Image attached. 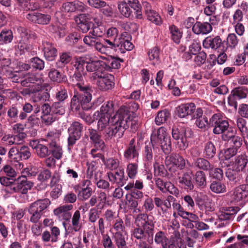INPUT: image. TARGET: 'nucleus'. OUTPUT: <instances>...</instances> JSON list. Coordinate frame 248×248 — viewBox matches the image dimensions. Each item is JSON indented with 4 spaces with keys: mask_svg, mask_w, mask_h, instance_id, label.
<instances>
[{
    "mask_svg": "<svg viewBox=\"0 0 248 248\" xmlns=\"http://www.w3.org/2000/svg\"><path fill=\"white\" fill-rule=\"evenodd\" d=\"M114 105L112 101H107L100 108V111L94 112L93 119L97 120V128L102 132L104 140L107 141L114 138H121L125 130V122L120 120L116 112L113 116Z\"/></svg>",
    "mask_w": 248,
    "mask_h": 248,
    "instance_id": "f257e3e1",
    "label": "nucleus"
},
{
    "mask_svg": "<svg viewBox=\"0 0 248 248\" xmlns=\"http://www.w3.org/2000/svg\"><path fill=\"white\" fill-rule=\"evenodd\" d=\"M146 213L137 215L135 224L136 227L131 231V236L136 239L137 248H153L155 221Z\"/></svg>",
    "mask_w": 248,
    "mask_h": 248,
    "instance_id": "f03ea898",
    "label": "nucleus"
},
{
    "mask_svg": "<svg viewBox=\"0 0 248 248\" xmlns=\"http://www.w3.org/2000/svg\"><path fill=\"white\" fill-rule=\"evenodd\" d=\"M51 204L49 199L45 198L38 200L31 203L28 208L30 215L29 220L34 224L31 226V230L33 235L39 236L42 232V224L39 220L42 216L48 212V209Z\"/></svg>",
    "mask_w": 248,
    "mask_h": 248,
    "instance_id": "7ed1b4c3",
    "label": "nucleus"
},
{
    "mask_svg": "<svg viewBox=\"0 0 248 248\" xmlns=\"http://www.w3.org/2000/svg\"><path fill=\"white\" fill-rule=\"evenodd\" d=\"M209 125L213 127V132L215 134H221V139L229 141L236 136V129L230 126L228 121L220 113L214 114L209 119Z\"/></svg>",
    "mask_w": 248,
    "mask_h": 248,
    "instance_id": "20e7f679",
    "label": "nucleus"
},
{
    "mask_svg": "<svg viewBox=\"0 0 248 248\" xmlns=\"http://www.w3.org/2000/svg\"><path fill=\"white\" fill-rule=\"evenodd\" d=\"M151 143L153 146H160L165 155H169L171 151L170 138L166 132V128L161 126L152 132L150 137Z\"/></svg>",
    "mask_w": 248,
    "mask_h": 248,
    "instance_id": "39448f33",
    "label": "nucleus"
},
{
    "mask_svg": "<svg viewBox=\"0 0 248 248\" xmlns=\"http://www.w3.org/2000/svg\"><path fill=\"white\" fill-rule=\"evenodd\" d=\"M171 135L173 139L177 141L179 149L185 150L188 146V140L193 137L194 133L189 127L174 125L172 128Z\"/></svg>",
    "mask_w": 248,
    "mask_h": 248,
    "instance_id": "423d86ee",
    "label": "nucleus"
},
{
    "mask_svg": "<svg viewBox=\"0 0 248 248\" xmlns=\"http://www.w3.org/2000/svg\"><path fill=\"white\" fill-rule=\"evenodd\" d=\"M92 92L74 91V94L70 102V109L73 111L79 110L81 107L83 110H88L92 108L91 102Z\"/></svg>",
    "mask_w": 248,
    "mask_h": 248,
    "instance_id": "0eeeda50",
    "label": "nucleus"
},
{
    "mask_svg": "<svg viewBox=\"0 0 248 248\" xmlns=\"http://www.w3.org/2000/svg\"><path fill=\"white\" fill-rule=\"evenodd\" d=\"M46 140L48 142L50 155L60 159L62 156L63 151L62 146L58 143L59 138L57 134L53 132H48L46 135Z\"/></svg>",
    "mask_w": 248,
    "mask_h": 248,
    "instance_id": "6e6552de",
    "label": "nucleus"
},
{
    "mask_svg": "<svg viewBox=\"0 0 248 248\" xmlns=\"http://www.w3.org/2000/svg\"><path fill=\"white\" fill-rule=\"evenodd\" d=\"M165 164L168 170L170 172H174L175 168L183 170L186 166V161L179 154L172 153L167 155L165 160Z\"/></svg>",
    "mask_w": 248,
    "mask_h": 248,
    "instance_id": "1a4fd4ad",
    "label": "nucleus"
},
{
    "mask_svg": "<svg viewBox=\"0 0 248 248\" xmlns=\"http://www.w3.org/2000/svg\"><path fill=\"white\" fill-rule=\"evenodd\" d=\"M83 125L78 121L73 122L68 129V145L73 147L77 141L79 140L83 133Z\"/></svg>",
    "mask_w": 248,
    "mask_h": 248,
    "instance_id": "9d476101",
    "label": "nucleus"
},
{
    "mask_svg": "<svg viewBox=\"0 0 248 248\" xmlns=\"http://www.w3.org/2000/svg\"><path fill=\"white\" fill-rule=\"evenodd\" d=\"M225 41H222L219 36H209L203 41L202 46L206 49L214 50H227L228 47L225 46Z\"/></svg>",
    "mask_w": 248,
    "mask_h": 248,
    "instance_id": "9b49d317",
    "label": "nucleus"
},
{
    "mask_svg": "<svg viewBox=\"0 0 248 248\" xmlns=\"http://www.w3.org/2000/svg\"><path fill=\"white\" fill-rule=\"evenodd\" d=\"M139 104L134 101H131L124 106H122L117 111L119 116H120V120L124 121V124L127 126L126 129L129 127V122H127V119H129L131 113L133 114L139 108Z\"/></svg>",
    "mask_w": 248,
    "mask_h": 248,
    "instance_id": "f8f14e48",
    "label": "nucleus"
},
{
    "mask_svg": "<svg viewBox=\"0 0 248 248\" xmlns=\"http://www.w3.org/2000/svg\"><path fill=\"white\" fill-rule=\"evenodd\" d=\"M33 186V183L28 181L25 176L19 177L15 179L14 184L11 186L12 191L22 194H26L28 190L31 189Z\"/></svg>",
    "mask_w": 248,
    "mask_h": 248,
    "instance_id": "ddd939ff",
    "label": "nucleus"
},
{
    "mask_svg": "<svg viewBox=\"0 0 248 248\" xmlns=\"http://www.w3.org/2000/svg\"><path fill=\"white\" fill-rule=\"evenodd\" d=\"M27 19L30 21L40 25H48L49 24L51 16L47 14L39 12L36 10H31L26 15Z\"/></svg>",
    "mask_w": 248,
    "mask_h": 248,
    "instance_id": "4468645a",
    "label": "nucleus"
},
{
    "mask_svg": "<svg viewBox=\"0 0 248 248\" xmlns=\"http://www.w3.org/2000/svg\"><path fill=\"white\" fill-rule=\"evenodd\" d=\"M85 73L75 71L71 78L73 82L76 83V87L79 91L93 92L92 86L85 84Z\"/></svg>",
    "mask_w": 248,
    "mask_h": 248,
    "instance_id": "2eb2a0df",
    "label": "nucleus"
},
{
    "mask_svg": "<svg viewBox=\"0 0 248 248\" xmlns=\"http://www.w3.org/2000/svg\"><path fill=\"white\" fill-rule=\"evenodd\" d=\"M230 140H231V143H232V144L231 147L224 151V159L225 160H228L236 155L238 152V150L242 145V139L239 136H234Z\"/></svg>",
    "mask_w": 248,
    "mask_h": 248,
    "instance_id": "dca6fc26",
    "label": "nucleus"
},
{
    "mask_svg": "<svg viewBox=\"0 0 248 248\" xmlns=\"http://www.w3.org/2000/svg\"><path fill=\"white\" fill-rule=\"evenodd\" d=\"M73 208L72 204H65L60 206L53 210V213L60 220L69 222L72 214L70 212Z\"/></svg>",
    "mask_w": 248,
    "mask_h": 248,
    "instance_id": "f3484780",
    "label": "nucleus"
},
{
    "mask_svg": "<svg viewBox=\"0 0 248 248\" xmlns=\"http://www.w3.org/2000/svg\"><path fill=\"white\" fill-rule=\"evenodd\" d=\"M64 12L68 13L85 12L89 8L82 2L79 0L68 1L62 4Z\"/></svg>",
    "mask_w": 248,
    "mask_h": 248,
    "instance_id": "a211bd4d",
    "label": "nucleus"
},
{
    "mask_svg": "<svg viewBox=\"0 0 248 248\" xmlns=\"http://www.w3.org/2000/svg\"><path fill=\"white\" fill-rule=\"evenodd\" d=\"M193 172L188 170L184 172L178 178V182L181 186L187 191H192L194 188Z\"/></svg>",
    "mask_w": 248,
    "mask_h": 248,
    "instance_id": "6ab92c4d",
    "label": "nucleus"
},
{
    "mask_svg": "<svg viewBox=\"0 0 248 248\" xmlns=\"http://www.w3.org/2000/svg\"><path fill=\"white\" fill-rule=\"evenodd\" d=\"M99 78L97 81L98 88L102 91H106L111 89L115 85L114 77L111 74H108L101 76H97Z\"/></svg>",
    "mask_w": 248,
    "mask_h": 248,
    "instance_id": "aec40b11",
    "label": "nucleus"
},
{
    "mask_svg": "<svg viewBox=\"0 0 248 248\" xmlns=\"http://www.w3.org/2000/svg\"><path fill=\"white\" fill-rule=\"evenodd\" d=\"M30 146L34 151L37 156L40 158H45L50 155L49 147L42 144L37 140H32L30 142Z\"/></svg>",
    "mask_w": 248,
    "mask_h": 248,
    "instance_id": "412c9836",
    "label": "nucleus"
},
{
    "mask_svg": "<svg viewBox=\"0 0 248 248\" xmlns=\"http://www.w3.org/2000/svg\"><path fill=\"white\" fill-rule=\"evenodd\" d=\"M131 38L130 35L127 32H124L118 37L117 48L121 53H125V50L130 51L133 47V44L129 40Z\"/></svg>",
    "mask_w": 248,
    "mask_h": 248,
    "instance_id": "4be33fe9",
    "label": "nucleus"
},
{
    "mask_svg": "<svg viewBox=\"0 0 248 248\" xmlns=\"http://www.w3.org/2000/svg\"><path fill=\"white\" fill-rule=\"evenodd\" d=\"M88 135L90 141L95 147H98L101 150L104 149L105 147V143L101 139L102 136L101 132L99 131L97 129H95L93 128H89L88 129Z\"/></svg>",
    "mask_w": 248,
    "mask_h": 248,
    "instance_id": "5701e85b",
    "label": "nucleus"
},
{
    "mask_svg": "<svg viewBox=\"0 0 248 248\" xmlns=\"http://www.w3.org/2000/svg\"><path fill=\"white\" fill-rule=\"evenodd\" d=\"M196 106L194 103L182 104L176 108V114L180 118H186L192 114L195 111Z\"/></svg>",
    "mask_w": 248,
    "mask_h": 248,
    "instance_id": "b1692460",
    "label": "nucleus"
},
{
    "mask_svg": "<svg viewBox=\"0 0 248 248\" xmlns=\"http://www.w3.org/2000/svg\"><path fill=\"white\" fill-rule=\"evenodd\" d=\"M154 241L157 245H161L162 248H177L173 242L167 238L166 233L163 231H158L155 235Z\"/></svg>",
    "mask_w": 248,
    "mask_h": 248,
    "instance_id": "393cba45",
    "label": "nucleus"
},
{
    "mask_svg": "<svg viewBox=\"0 0 248 248\" xmlns=\"http://www.w3.org/2000/svg\"><path fill=\"white\" fill-rule=\"evenodd\" d=\"M109 182L113 184L117 183L119 186H123L127 181V178L124 176V170H119L115 172H108L107 173Z\"/></svg>",
    "mask_w": 248,
    "mask_h": 248,
    "instance_id": "a878e982",
    "label": "nucleus"
},
{
    "mask_svg": "<svg viewBox=\"0 0 248 248\" xmlns=\"http://www.w3.org/2000/svg\"><path fill=\"white\" fill-rule=\"evenodd\" d=\"M44 55L45 59L48 61H52L55 60L57 56V49L54 45L48 41H43Z\"/></svg>",
    "mask_w": 248,
    "mask_h": 248,
    "instance_id": "bb28decb",
    "label": "nucleus"
},
{
    "mask_svg": "<svg viewBox=\"0 0 248 248\" xmlns=\"http://www.w3.org/2000/svg\"><path fill=\"white\" fill-rule=\"evenodd\" d=\"M248 196V185L236 187L231 195V202H237Z\"/></svg>",
    "mask_w": 248,
    "mask_h": 248,
    "instance_id": "cd10ccee",
    "label": "nucleus"
},
{
    "mask_svg": "<svg viewBox=\"0 0 248 248\" xmlns=\"http://www.w3.org/2000/svg\"><path fill=\"white\" fill-rule=\"evenodd\" d=\"M213 27L207 21H196L193 26L192 31L196 34H207L212 31Z\"/></svg>",
    "mask_w": 248,
    "mask_h": 248,
    "instance_id": "c85d7f7f",
    "label": "nucleus"
},
{
    "mask_svg": "<svg viewBox=\"0 0 248 248\" xmlns=\"http://www.w3.org/2000/svg\"><path fill=\"white\" fill-rule=\"evenodd\" d=\"M225 172L226 177L229 181L234 184H240L242 181V175L241 173V171L235 168L231 165Z\"/></svg>",
    "mask_w": 248,
    "mask_h": 248,
    "instance_id": "c756f323",
    "label": "nucleus"
},
{
    "mask_svg": "<svg viewBox=\"0 0 248 248\" xmlns=\"http://www.w3.org/2000/svg\"><path fill=\"white\" fill-rule=\"evenodd\" d=\"M48 76L51 81L56 83H65L67 82V76L59 70L52 68L48 73Z\"/></svg>",
    "mask_w": 248,
    "mask_h": 248,
    "instance_id": "7c9ffc66",
    "label": "nucleus"
},
{
    "mask_svg": "<svg viewBox=\"0 0 248 248\" xmlns=\"http://www.w3.org/2000/svg\"><path fill=\"white\" fill-rule=\"evenodd\" d=\"M232 165L238 169V171H244L248 168V156L244 154L235 157Z\"/></svg>",
    "mask_w": 248,
    "mask_h": 248,
    "instance_id": "2f4dec72",
    "label": "nucleus"
},
{
    "mask_svg": "<svg viewBox=\"0 0 248 248\" xmlns=\"http://www.w3.org/2000/svg\"><path fill=\"white\" fill-rule=\"evenodd\" d=\"M135 140L132 139L124 153V157L128 160L137 159L139 156V152L135 144Z\"/></svg>",
    "mask_w": 248,
    "mask_h": 248,
    "instance_id": "473e14b6",
    "label": "nucleus"
},
{
    "mask_svg": "<svg viewBox=\"0 0 248 248\" xmlns=\"http://www.w3.org/2000/svg\"><path fill=\"white\" fill-rule=\"evenodd\" d=\"M86 58L88 59L86 65V70L90 72H94L93 74L97 76L96 71L103 65V62L95 60L90 55H86Z\"/></svg>",
    "mask_w": 248,
    "mask_h": 248,
    "instance_id": "72a5a7b5",
    "label": "nucleus"
},
{
    "mask_svg": "<svg viewBox=\"0 0 248 248\" xmlns=\"http://www.w3.org/2000/svg\"><path fill=\"white\" fill-rule=\"evenodd\" d=\"M169 31L170 39L176 44H179L183 37V31L174 24L169 25Z\"/></svg>",
    "mask_w": 248,
    "mask_h": 248,
    "instance_id": "f704fd0d",
    "label": "nucleus"
},
{
    "mask_svg": "<svg viewBox=\"0 0 248 248\" xmlns=\"http://www.w3.org/2000/svg\"><path fill=\"white\" fill-rule=\"evenodd\" d=\"M123 1L125 2L127 5L133 9L136 19H141L143 18L141 6L139 0H124Z\"/></svg>",
    "mask_w": 248,
    "mask_h": 248,
    "instance_id": "c9c22d12",
    "label": "nucleus"
},
{
    "mask_svg": "<svg viewBox=\"0 0 248 248\" xmlns=\"http://www.w3.org/2000/svg\"><path fill=\"white\" fill-rule=\"evenodd\" d=\"M115 248H129L128 234L112 235Z\"/></svg>",
    "mask_w": 248,
    "mask_h": 248,
    "instance_id": "e433bc0d",
    "label": "nucleus"
},
{
    "mask_svg": "<svg viewBox=\"0 0 248 248\" xmlns=\"http://www.w3.org/2000/svg\"><path fill=\"white\" fill-rule=\"evenodd\" d=\"M124 62V60L119 57H110L106 59L103 62V65H105L106 69L109 70L111 69H119L121 66V62Z\"/></svg>",
    "mask_w": 248,
    "mask_h": 248,
    "instance_id": "4c0bfd02",
    "label": "nucleus"
},
{
    "mask_svg": "<svg viewBox=\"0 0 248 248\" xmlns=\"http://www.w3.org/2000/svg\"><path fill=\"white\" fill-rule=\"evenodd\" d=\"M21 108V106L18 104H13L10 106L7 111L8 120L14 122H17L19 119V114L20 112Z\"/></svg>",
    "mask_w": 248,
    "mask_h": 248,
    "instance_id": "58836bf2",
    "label": "nucleus"
},
{
    "mask_svg": "<svg viewBox=\"0 0 248 248\" xmlns=\"http://www.w3.org/2000/svg\"><path fill=\"white\" fill-rule=\"evenodd\" d=\"M205 157H199L194 160L193 165L199 169L209 171L213 168L212 164Z\"/></svg>",
    "mask_w": 248,
    "mask_h": 248,
    "instance_id": "ea45409f",
    "label": "nucleus"
},
{
    "mask_svg": "<svg viewBox=\"0 0 248 248\" xmlns=\"http://www.w3.org/2000/svg\"><path fill=\"white\" fill-rule=\"evenodd\" d=\"M112 229L114 231L112 235H118L120 234L121 235L127 234L124 221L121 218L119 217L115 219V221L113 223Z\"/></svg>",
    "mask_w": 248,
    "mask_h": 248,
    "instance_id": "a19ab883",
    "label": "nucleus"
},
{
    "mask_svg": "<svg viewBox=\"0 0 248 248\" xmlns=\"http://www.w3.org/2000/svg\"><path fill=\"white\" fill-rule=\"evenodd\" d=\"M15 49L20 55L25 54L26 52L31 51L32 49V46L29 41L20 40L17 45L15 46Z\"/></svg>",
    "mask_w": 248,
    "mask_h": 248,
    "instance_id": "79ce46f5",
    "label": "nucleus"
},
{
    "mask_svg": "<svg viewBox=\"0 0 248 248\" xmlns=\"http://www.w3.org/2000/svg\"><path fill=\"white\" fill-rule=\"evenodd\" d=\"M216 147L212 141H209L205 143L203 155L206 159H212L216 154Z\"/></svg>",
    "mask_w": 248,
    "mask_h": 248,
    "instance_id": "37998d69",
    "label": "nucleus"
},
{
    "mask_svg": "<svg viewBox=\"0 0 248 248\" xmlns=\"http://www.w3.org/2000/svg\"><path fill=\"white\" fill-rule=\"evenodd\" d=\"M197 186L201 188H203L206 186V176L204 171L201 170L197 171L194 177Z\"/></svg>",
    "mask_w": 248,
    "mask_h": 248,
    "instance_id": "c03bdc74",
    "label": "nucleus"
},
{
    "mask_svg": "<svg viewBox=\"0 0 248 248\" xmlns=\"http://www.w3.org/2000/svg\"><path fill=\"white\" fill-rule=\"evenodd\" d=\"M18 31L20 33V39L25 41H29L30 39H35L37 37L36 34L26 28L20 27L18 28Z\"/></svg>",
    "mask_w": 248,
    "mask_h": 248,
    "instance_id": "a18cd8bd",
    "label": "nucleus"
},
{
    "mask_svg": "<svg viewBox=\"0 0 248 248\" xmlns=\"http://www.w3.org/2000/svg\"><path fill=\"white\" fill-rule=\"evenodd\" d=\"M72 60V56L69 52H62L60 53L59 60L56 62L57 68H62L69 63Z\"/></svg>",
    "mask_w": 248,
    "mask_h": 248,
    "instance_id": "49530a36",
    "label": "nucleus"
},
{
    "mask_svg": "<svg viewBox=\"0 0 248 248\" xmlns=\"http://www.w3.org/2000/svg\"><path fill=\"white\" fill-rule=\"evenodd\" d=\"M170 112L166 109L158 111L155 118V124L158 125L163 124L170 117Z\"/></svg>",
    "mask_w": 248,
    "mask_h": 248,
    "instance_id": "de8ad7c7",
    "label": "nucleus"
},
{
    "mask_svg": "<svg viewBox=\"0 0 248 248\" xmlns=\"http://www.w3.org/2000/svg\"><path fill=\"white\" fill-rule=\"evenodd\" d=\"M210 188L212 192L216 193H224L227 191L225 184L219 180L212 182Z\"/></svg>",
    "mask_w": 248,
    "mask_h": 248,
    "instance_id": "09e8293b",
    "label": "nucleus"
},
{
    "mask_svg": "<svg viewBox=\"0 0 248 248\" xmlns=\"http://www.w3.org/2000/svg\"><path fill=\"white\" fill-rule=\"evenodd\" d=\"M13 39V33L11 30L3 29L0 33V44H8L11 43Z\"/></svg>",
    "mask_w": 248,
    "mask_h": 248,
    "instance_id": "8fccbe9b",
    "label": "nucleus"
},
{
    "mask_svg": "<svg viewBox=\"0 0 248 248\" xmlns=\"http://www.w3.org/2000/svg\"><path fill=\"white\" fill-rule=\"evenodd\" d=\"M146 14L147 18L149 20L151 21L152 23L156 25H160L162 23V20L159 14L154 10L149 9L146 10Z\"/></svg>",
    "mask_w": 248,
    "mask_h": 248,
    "instance_id": "3c124183",
    "label": "nucleus"
},
{
    "mask_svg": "<svg viewBox=\"0 0 248 248\" xmlns=\"http://www.w3.org/2000/svg\"><path fill=\"white\" fill-rule=\"evenodd\" d=\"M118 9L120 13L124 17L129 18L134 17L132 11L128 5L123 1L120 2L118 5Z\"/></svg>",
    "mask_w": 248,
    "mask_h": 248,
    "instance_id": "603ef678",
    "label": "nucleus"
},
{
    "mask_svg": "<svg viewBox=\"0 0 248 248\" xmlns=\"http://www.w3.org/2000/svg\"><path fill=\"white\" fill-rule=\"evenodd\" d=\"M247 121L242 117H238L236 120V125L240 131L241 135L244 137L248 135V128L246 125Z\"/></svg>",
    "mask_w": 248,
    "mask_h": 248,
    "instance_id": "864d4df0",
    "label": "nucleus"
},
{
    "mask_svg": "<svg viewBox=\"0 0 248 248\" xmlns=\"http://www.w3.org/2000/svg\"><path fill=\"white\" fill-rule=\"evenodd\" d=\"M33 110V106L30 103L26 102L22 106V110L19 114V119L25 120L27 117V114L31 113Z\"/></svg>",
    "mask_w": 248,
    "mask_h": 248,
    "instance_id": "5fc2aeb1",
    "label": "nucleus"
},
{
    "mask_svg": "<svg viewBox=\"0 0 248 248\" xmlns=\"http://www.w3.org/2000/svg\"><path fill=\"white\" fill-rule=\"evenodd\" d=\"M52 114L62 115L65 113V108L64 103L56 101L52 104Z\"/></svg>",
    "mask_w": 248,
    "mask_h": 248,
    "instance_id": "6e6d98bb",
    "label": "nucleus"
},
{
    "mask_svg": "<svg viewBox=\"0 0 248 248\" xmlns=\"http://www.w3.org/2000/svg\"><path fill=\"white\" fill-rule=\"evenodd\" d=\"M86 55L84 57H79L77 58L75 61L74 66L75 67V71L79 72H85L84 66L87 63Z\"/></svg>",
    "mask_w": 248,
    "mask_h": 248,
    "instance_id": "4d7b16f0",
    "label": "nucleus"
},
{
    "mask_svg": "<svg viewBox=\"0 0 248 248\" xmlns=\"http://www.w3.org/2000/svg\"><path fill=\"white\" fill-rule=\"evenodd\" d=\"M96 25L93 23V27L90 31V34L96 38L102 36L106 32V29L104 26L101 24L99 25L98 22H96Z\"/></svg>",
    "mask_w": 248,
    "mask_h": 248,
    "instance_id": "13d9d810",
    "label": "nucleus"
},
{
    "mask_svg": "<svg viewBox=\"0 0 248 248\" xmlns=\"http://www.w3.org/2000/svg\"><path fill=\"white\" fill-rule=\"evenodd\" d=\"M62 225L65 229V235L74 234L76 232H78L81 229L75 224H70L67 222H63Z\"/></svg>",
    "mask_w": 248,
    "mask_h": 248,
    "instance_id": "bf43d9fd",
    "label": "nucleus"
},
{
    "mask_svg": "<svg viewBox=\"0 0 248 248\" xmlns=\"http://www.w3.org/2000/svg\"><path fill=\"white\" fill-rule=\"evenodd\" d=\"M151 143H149L148 145H146L144 148V157L145 161L147 164H151L153 158V153L152 151V148L155 147Z\"/></svg>",
    "mask_w": 248,
    "mask_h": 248,
    "instance_id": "052dcab7",
    "label": "nucleus"
},
{
    "mask_svg": "<svg viewBox=\"0 0 248 248\" xmlns=\"http://www.w3.org/2000/svg\"><path fill=\"white\" fill-rule=\"evenodd\" d=\"M103 163L107 168L111 170H116L119 166V160L113 157H110L107 159L105 158Z\"/></svg>",
    "mask_w": 248,
    "mask_h": 248,
    "instance_id": "680f3d73",
    "label": "nucleus"
},
{
    "mask_svg": "<svg viewBox=\"0 0 248 248\" xmlns=\"http://www.w3.org/2000/svg\"><path fill=\"white\" fill-rule=\"evenodd\" d=\"M113 240L112 237L111 238L108 234L102 235L101 244L104 248H115Z\"/></svg>",
    "mask_w": 248,
    "mask_h": 248,
    "instance_id": "e2e57ef3",
    "label": "nucleus"
},
{
    "mask_svg": "<svg viewBox=\"0 0 248 248\" xmlns=\"http://www.w3.org/2000/svg\"><path fill=\"white\" fill-rule=\"evenodd\" d=\"M30 63L33 68L39 71L43 70L45 67V62L38 57L31 58Z\"/></svg>",
    "mask_w": 248,
    "mask_h": 248,
    "instance_id": "0e129e2a",
    "label": "nucleus"
},
{
    "mask_svg": "<svg viewBox=\"0 0 248 248\" xmlns=\"http://www.w3.org/2000/svg\"><path fill=\"white\" fill-rule=\"evenodd\" d=\"M227 46L226 47H229L231 48H235L238 44L239 40L234 33H229L227 37Z\"/></svg>",
    "mask_w": 248,
    "mask_h": 248,
    "instance_id": "69168bd1",
    "label": "nucleus"
},
{
    "mask_svg": "<svg viewBox=\"0 0 248 248\" xmlns=\"http://www.w3.org/2000/svg\"><path fill=\"white\" fill-rule=\"evenodd\" d=\"M159 50L158 47L155 46L150 49L148 52L149 59L150 61H153L154 64L159 60Z\"/></svg>",
    "mask_w": 248,
    "mask_h": 248,
    "instance_id": "338daca9",
    "label": "nucleus"
},
{
    "mask_svg": "<svg viewBox=\"0 0 248 248\" xmlns=\"http://www.w3.org/2000/svg\"><path fill=\"white\" fill-rule=\"evenodd\" d=\"M232 91L233 95L238 96L241 99L246 98L248 94V88L245 86L238 87Z\"/></svg>",
    "mask_w": 248,
    "mask_h": 248,
    "instance_id": "774afa93",
    "label": "nucleus"
}]
</instances>
